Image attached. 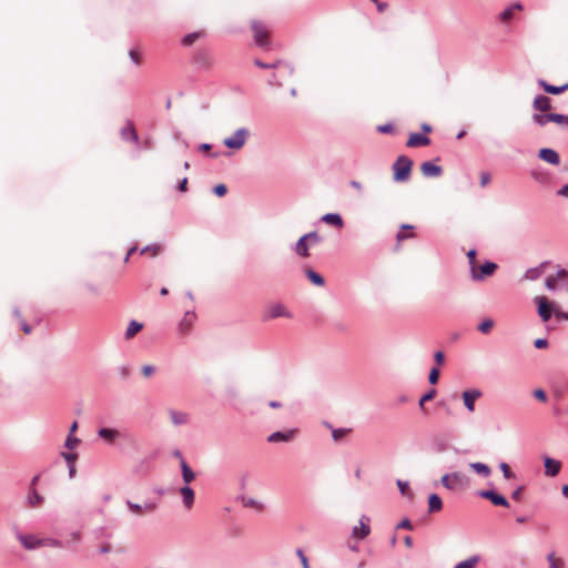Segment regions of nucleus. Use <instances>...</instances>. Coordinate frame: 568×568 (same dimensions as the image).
<instances>
[{
  "instance_id": "1",
  "label": "nucleus",
  "mask_w": 568,
  "mask_h": 568,
  "mask_svg": "<svg viewBox=\"0 0 568 568\" xmlns=\"http://www.w3.org/2000/svg\"><path fill=\"white\" fill-rule=\"evenodd\" d=\"M413 161L407 155H399L393 163V180L397 183L406 182L412 173Z\"/></svg>"
},
{
  "instance_id": "2",
  "label": "nucleus",
  "mask_w": 568,
  "mask_h": 568,
  "mask_svg": "<svg viewBox=\"0 0 568 568\" xmlns=\"http://www.w3.org/2000/svg\"><path fill=\"white\" fill-rule=\"evenodd\" d=\"M191 64L196 70L209 71L214 64L212 51L207 48L196 49L192 54Z\"/></svg>"
},
{
  "instance_id": "3",
  "label": "nucleus",
  "mask_w": 568,
  "mask_h": 568,
  "mask_svg": "<svg viewBox=\"0 0 568 568\" xmlns=\"http://www.w3.org/2000/svg\"><path fill=\"white\" fill-rule=\"evenodd\" d=\"M248 136L250 130L246 128H240L231 136L223 140V145L230 150H241Z\"/></svg>"
},
{
  "instance_id": "4",
  "label": "nucleus",
  "mask_w": 568,
  "mask_h": 568,
  "mask_svg": "<svg viewBox=\"0 0 568 568\" xmlns=\"http://www.w3.org/2000/svg\"><path fill=\"white\" fill-rule=\"evenodd\" d=\"M251 29L253 31L254 42L260 48H267L270 44L268 30L266 26L257 20L251 22Z\"/></svg>"
},
{
  "instance_id": "5",
  "label": "nucleus",
  "mask_w": 568,
  "mask_h": 568,
  "mask_svg": "<svg viewBox=\"0 0 568 568\" xmlns=\"http://www.w3.org/2000/svg\"><path fill=\"white\" fill-rule=\"evenodd\" d=\"M497 268L498 265L495 262L487 260L480 265L479 268H477V266L470 267V277L475 282H481L486 277L491 276Z\"/></svg>"
},
{
  "instance_id": "6",
  "label": "nucleus",
  "mask_w": 568,
  "mask_h": 568,
  "mask_svg": "<svg viewBox=\"0 0 568 568\" xmlns=\"http://www.w3.org/2000/svg\"><path fill=\"white\" fill-rule=\"evenodd\" d=\"M292 313L286 308V306L280 302L270 304L265 312L263 313L262 320L264 322L285 317V318H292Z\"/></svg>"
},
{
  "instance_id": "7",
  "label": "nucleus",
  "mask_w": 568,
  "mask_h": 568,
  "mask_svg": "<svg viewBox=\"0 0 568 568\" xmlns=\"http://www.w3.org/2000/svg\"><path fill=\"white\" fill-rule=\"evenodd\" d=\"M537 304V312L542 322H548L552 314H555V304L550 302L546 296L535 297Z\"/></svg>"
},
{
  "instance_id": "8",
  "label": "nucleus",
  "mask_w": 568,
  "mask_h": 568,
  "mask_svg": "<svg viewBox=\"0 0 568 568\" xmlns=\"http://www.w3.org/2000/svg\"><path fill=\"white\" fill-rule=\"evenodd\" d=\"M477 496L483 499L489 500L495 506L505 507V508H508L510 506L507 498L504 495L499 494L496 489L478 490Z\"/></svg>"
},
{
  "instance_id": "9",
  "label": "nucleus",
  "mask_w": 568,
  "mask_h": 568,
  "mask_svg": "<svg viewBox=\"0 0 568 568\" xmlns=\"http://www.w3.org/2000/svg\"><path fill=\"white\" fill-rule=\"evenodd\" d=\"M16 537L27 550H36L41 547L42 538H38L36 535L22 534L18 530Z\"/></svg>"
},
{
  "instance_id": "10",
  "label": "nucleus",
  "mask_w": 568,
  "mask_h": 568,
  "mask_svg": "<svg viewBox=\"0 0 568 568\" xmlns=\"http://www.w3.org/2000/svg\"><path fill=\"white\" fill-rule=\"evenodd\" d=\"M481 395V390L477 388L466 389L462 393L464 406L468 412L473 413L475 410V402L480 398Z\"/></svg>"
},
{
  "instance_id": "11",
  "label": "nucleus",
  "mask_w": 568,
  "mask_h": 568,
  "mask_svg": "<svg viewBox=\"0 0 568 568\" xmlns=\"http://www.w3.org/2000/svg\"><path fill=\"white\" fill-rule=\"evenodd\" d=\"M120 136L123 141L132 142L135 145L140 144L139 134L132 121L128 120L126 124L120 130Z\"/></svg>"
},
{
  "instance_id": "12",
  "label": "nucleus",
  "mask_w": 568,
  "mask_h": 568,
  "mask_svg": "<svg viewBox=\"0 0 568 568\" xmlns=\"http://www.w3.org/2000/svg\"><path fill=\"white\" fill-rule=\"evenodd\" d=\"M97 435L100 439L104 440L108 445H113L122 434L116 428L101 427L98 429Z\"/></svg>"
},
{
  "instance_id": "13",
  "label": "nucleus",
  "mask_w": 568,
  "mask_h": 568,
  "mask_svg": "<svg viewBox=\"0 0 568 568\" xmlns=\"http://www.w3.org/2000/svg\"><path fill=\"white\" fill-rule=\"evenodd\" d=\"M196 321V314L194 311H186L182 320L178 324V331L182 335H187L191 332L193 324Z\"/></svg>"
},
{
  "instance_id": "14",
  "label": "nucleus",
  "mask_w": 568,
  "mask_h": 568,
  "mask_svg": "<svg viewBox=\"0 0 568 568\" xmlns=\"http://www.w3.org/2000/svg\"><path fill=\"white\" fill-rule=\"evenodd\" d=\"M369 521L371 518L366 515H363L359 519V525L353 527L352 536L357 539L366 538L371 532Z\"/></svg>"
},
{
  "instance_id": "15",
  "label": "nucleus",
  "mask_w": 568,
  "mask_h": 568,
  "mask_svg": "<svg viewBox=\"0 0 568 568\" xmlns=\"http://www.w3.org/2000/svg\"><path fill=\"white\" fill-rule=\"evenodd\" d=\"M545 475L548 477H556L561 470V462L550 456L542 457Z\"/></svg>"
},
{
  "instance_id": "16",
  "label": "nucleus",
  "mask_w": 568,
  "mask_h": 568,
  "mask_svg": "<svg viewBox=\"0 0 568 568\" xmlns=\"http://www.w3.org/2000/svg\"><path fill=\"white\" fill-rule=\"evenodd\" d=\"M420 171L426 178H438L443 174V168L433 161H425L420 164Z\"/></svg>"
},
{
  "instance_id": "17",
  "label": "nucleus",
  "mask_w": 568,
  "mask_h": 568,
  "mask_svg": "<svg viewBox=\"0 0 568 568\" xmlns=\"http://www.w3.org/2000/svg\"><path fill=\"white\" fill-rule=\"evenodd\" d=\"M538 158L551 165H558L560 163V156L558 152L551 148H542L538 151Z\"/></svg>"
},
{
  "instance_id": "18",
  "label": "nucleus",
  "mask_w": 568,
  "mask_h": 568,
  "mask_svg": "<svg viewBox=\"0 0 568 568\" xmlns=\"http://www.w3.org/2000/svg\"><path fill=\"white\" fill-rule=\"evenodd\" d=\"M430 139L424 133L413 132L409 134L406 145L408 148L427 146L430 144Z\"/></svg>"
},
{
  "instance_id": "19",
  "label": "nucleus",
  "mask_w": 568,
  "mask_h": 568,
  "mask_svg": "<svg viewBox=\"0 0 568 568\" xmlns=\"http://www.w3.org/2000/svg\"><path fill=\"white\" fill-rule=\"evenodd\" d=\"M538 84L546 93L554 95H559L568 90V83H564L561 85H554L548 83L544 79H539Z\"/></svg>"
},
{
  "instance_id": "20",
  "label": "nucleus",
  "mask_w": 568,
  "mask_h": 568,
  "mask_svg": "<svg viewBox=\"0 0 568 568\" xmlns=\"http://www.w3.org/2000/svg\"><path fill=\"white\" fill-rule=\"evenodd\" d=\"M532 109L539 112H547L551 109V100L547 95L537 94L532 101Z\"/></svg>"
},
{
  "instance_id": "21",
  "label": "nucleus",
  "mask_w": 568,
  "mask_h": 568,
  "mask_svg": "<svg viewBox=\"0 0 568 568\" xmlns=\"http://www.w3.org/2000/svg\"><path fill=\"white\" fill-rule=\"evenodd\" d=\"M294 252L301 257L310 256V243L307 242L306 234H303L293 247Z\"/></svg>"
},
{
  "instance_id": "22",
  "label": "nucleus",
  "mask_w": 568,
  "mask_h": 568,
  "mask_svg": "<svg viewBox=\"0 0 568 568\" xmlns=\"http://www.w3.org/2000/svg\"><path fill=\"white\" fill-rule=\"evenodd\" d=\"M294 433H295L294 429H290L286 432L277 430V432L272 433L267 437V442L268 443H280V442L287 443V442L292 440Z\"/></svg>"
},
{
  "instance_id": "23",
  "label": "nucleus",
  "mask_w": 568,
  "mask_h": 568,
  "mask_svg": "<svg viewBox=\"0 0 568 568\" xmlns=\"http://www.w3.org/2000/svg\"><path fill=\"white\" fill-rule=\"evenodd\" d=\"M180 494L185 508L190 509L194 504V490L191 486L184 485L180 488Z\"/></svg>"
},
{
  "instance_id": "24",
  "label": "nucleus",
  "mask_w": 568,
  "mask_h": 568,
  "mask_svg": "<svg viewBox=\"0 0 568 568\" xmlns=\"http://www.w3.org/2000/svg\"><path fill=\"white\" fill-rule=\"evenodd\" d=\"M168 413L174 426L185 425L190 420V415L187 413L179 412L175 409H169Z\"/></svg>"
},
{
  "instance_id": "25",
  "label": "nucleus",
  "mask_w": 568,
  "mask_h": 568,
  "mask_svg": "<svg viewBox=\"0 0 568 568\" xmlns=\"http://www.w3.org/2000/svg\"><path fill=\"white\" fill-rule=\"evenodd\" d=\"M321 222L332 225L336 229H342L344 226L343 217L338 213H326L321 216Z\"/></svg>"
},
{
  "instance_id": "26",
  "label": "nucleus",
  "mask_w": 568,
  "mask_h": 568,
  "mask_svg": "<svg viewBox=\"0 0 568 568\" xmlns=\"http://www.w3.org/2000/svg\"><path fill=\"white\" fill-rule=\"evenodd\" d=\"M180 467H181V475H182L184 485L190 486V484L195 479V473L189 466V464L185 462L184 458H182V462L180 463Z\"/></svg>"
},
{
  "instance_id": "27",
  "label": "nucleus",
  "mask_w": 568,
  "mask_h": 568,
  "mask_svg": "<svg viewBox=\"0 0 568 568\" xmlns=\"http://www.w3.org/2000/svg\"><path fill=\"white\" fill-rule=\"evenodd\" d=\"M555 118H556V113H551V112L534 113L531 116L532 122L536 125L541 126V128L545 126L548 122H554Z\"/></svg>"
},
{
  "instance_id": "28",
  "label": "nucleus",
  "mask_w": 568,
  "mask_h": 568,
  "mask_svg": "<svg viewBox=\"0 0 568 568\" xmlns=\"http://www.w3.org/2000/svg\"><path fill=\"white\" fill-rule=\"evenodd\" d=\"M43 501L44 497L38 493L37 488L28 489L27 504L30 507H37L41 505Z\"/></svg>"
},
{
  "instance_id": "29",
  "label": "nucleus",
  "mask_w": 568,
  "mask_h": 568,
  "mask_svg": "<svg viewBox=\"0 0 568 568\" xmlns=\"http://www.w3.org/2000/svg\"><path fill=\"white\" fill-rule=\"evenodd\" d=\"M443 508V500L440 496L433 493L428 496V513H437Z\"/></svg>"
},
{
  "instance_id": "30",
  "label": "nucleus",
  "mask_w": 568,
  "mask_h": 568,
  "mask_svg": "<svg viewBox=\"0 0 568 568\" xmlns=\"http://www.w3.org/2000/svg\"><path fill=\"white\" fill-rule=\"evenodd\" d=\"M305 275H306L307 280H308L312 284H314L315 286L321 287V286H323V285L325 284V280H324V277H323L320 273H317L316 271H314L313 268H307V270L305 271Z\"/></svg>"
},
{
  "instance_id": "31",
  "label": "nucleus",
  "mask_w": 568,
  "mask_h": 568,
  "mask_svg": "<svg viewBox=\"0 0 568 568\" xmlns=\"http://www.w3.org/2000/svg\"><path fill=\"white\" fill-rule=\"evenodd\" d=\"M469 467L478 475L488 477L491 474V469L487 464L480 462H474L469 464Z\"/></svg>"
},
{
  "instance_id": "32",
  "label": "nucleus",
  "mask_w": 568,
  "mask_h": 568,
  "mask_svg": "<svg viewBox=\"0 0 568 568\" xmlns=\"http://www.w3.org/2000/svg\"><path fill=\"white\" fill-rule=\"evenodd\" d=\"M565 276H568V272L565 268L558 270L556 277L548 276L546 278V281H545L546 288L549 290V291H555L556 290V281H557V278H562Z\"/></svg>"
},
{
  "instance_id": "33",
  "label": "nucleus",
  "mask_w": 568,
  "mask_h": 568,
  "mask_svg": "<svg viewBox=\"0 0 568 568\" xmlns=\"http://www.w3.org/2000/svg\"><path fill=\"white\" fill-rule=\"evenodd\" d=\"M450 478L453 479V483L457 487H466L469 484V477L460 471H454L450 474Z\"/></svg>"
},
{
  "instance_id": "34",
  "label": "nucleus",
  "mask_w": 568,
  "mask_h": 568,
  "mask_svg": "<svg viewBox=\"0 0 568 568\" xmlns=\"http://www.w3.org/2000/svg\"><path fill=\"white\" fill-rule=\"evenodd\" d=\"M143 328V324L132 320L125 331V338L130 339Z\"/></svg>"
},
{
  "instance_id": "35",
  "label": "nucleus",
  "mask_w": 568,
  "mask_h": 568,
  "mask_svg": "<svg viewBox=\"0 0 568 568\" xmlns=\"http://www.w3.org/2000/svg\"><path fill=\"white\" fill-rule=\"evenodd\" d=\"M480 561L479 555H474L463 561L457 562L454 568H475V566Z\"/></svg>"
},
{
  "instance_id": "36",
  "label": "nucleus",
  "mask_w": 568,
  "mask_h": 568,
  "mask_svg": "<svg viewBox=\"0 0 568 568\" xmlns=\"http://www.w3.org/2000/svg\"><path fill=\"white\" fill-rule=\"evenodd\" d=\"M204 36H205V33L203 31L191 32V33L185 34L182 38L181 42L184 47H190L194 43L195 40L203 38Z\"/></svg>"
},
{
  "instance_id": "37",
  "label": "nucleus",
  "mask_w": 568,
  "mask_h": 568,
  "mask_svg": "<svg viewBox=\"0 0 568 568\" xmlns=\"http://www.w3.org/2000/svg\"><path fill=\"white\" fill-rule=\"evenodd\" d=\"M41 542V547H52V548H63V547H69V542L67 545L63 544L62 540L60 539H57V538H51V537H47V538H42V541Z\"/></svg>"
},
{
  "instance_id": "38",
  "label": "nucleus",
  "mask_w": 568,
  "mask_h": 568,
  "mask_svg": "<svg viewBox=\"0 0 568 568\" xmlns=\"http://www.w3.org/2000/svg\"><path fill=\"white\" fill-rule=\"evenodd\" d=\"M241 501L244 507H252L256 508L257 510L264 509V505L253 497L241 496Z\"/></svg>"
},
{
  "instance_id": "39",
  "label": "nucleus",
  "mask_w": 568,
  "mask_h": 568,
  "mask_svg": "<svg viewBox=\"0 0 568 568\" xmlns=\"http://www.w3.org/2000/svg\"><path fill=\"white\" fill-rule=\"evenodd\" d=\"M80 540H81V531L77 530V531H72L70 534V538L67 539L65 541H63V544L67 545L69 542V547H67V548L70 549L71 551H77L75 544H78Z\"/></svg>"
},
{
  "instance_id": "40",
  "label": "nucleus",
  "mask_w": 568,
  "mask_h": 568,
  "mask_svg": "<svg viewBox=\"0 0 568 568\" xmlns=\"http://www.w3.org/2000/svg\"><path fill=\"white\" fill-rule=\"evenodd\" d=\"M532 179L539 183H545L548 180V173L542 169H535L530 172Z\"/></svg>"
},
{
  "instance_id": "41",
  "label": "nucleus",
  "mask_w": 568,
  "mask_h": 568,
  "mask_svg": "<svg viewBox=\"0 0 568 568\" xmlns=\"http://www.w3.org/2000/svg\"><path fill=\"white\" fill-rule=\"evenodd\" d=\"M396 485L399 489L400 495L408 498H413V494L409 491V483L406 480L397 479Z\"/></svg>"
},
{
  "instance_id": "42",
  "label": "nucleus",
  "mask_w": 568,
  "mask_h": 568,
  "mask_svg": "<svg viewBox=\"0 0 568 568\" xmlns=\"http://www.w3.org/2000/svg\"><path fill=\"white\" fill-rule=\"evenodd\" d=\"M92 535L95 539L100 538H111L112 534L108 531V529L104 526L97 527L92 530Z\"/></svg>"
},
{
  "instance_id": "43",
  "label": "nucleus",
  "mask_w": 568,
  "mask_h": 568,
  "mask_svg": "<svg viewBox=\"0 0 568 568\" xmlns=\"http://www.w3.org/2000/svg\"><path fill=\"white\" fill-rule=\"evenodd\" d=\"M436 389L435 388H430L428 389L418 400V406L420 409H424V405L426 402L428 400H432L435 396H436Z\"/></svg>"
},
{
  "instance_id": "44",
  "label": "nucleus",
  "mask_w": 568,
  "mask_h": 568,
  "mask_svg": "<svg viewBox=\"0 0 568 568\" xmlns=\"http://www.w3.org/2000/svg\"><path fill=\"white\" fill-rule=\"evenodd\" d=\"M540 275H541L540 267H530L525 272L524 278L528 280V281H535V280L539 278Z\"/></svg>"
},
{
  "instance_id": "45",
  "label": "nucleus",
  "mask_w": 568,
  "mask_h": 568,
  "mask_svg": "<svg viewBox=\"0 0 568 568\" xmlns=\"http://www.w3.org/2000/svg\"><path fill=\"white\" fill-rule=\"evenodd\" d=\"M493 326L494 321L490 318H486L478 324L477 329L483 334H488L491 331Z\"/></svg>"
},
{
  "instance_id": "46",
  "label": "nucleus",
  "mask_w": 568,
  "mask_h": 568,
  "mask_svg": "<svg viewBox=\"0 0 568 568\" xmlns=\"http://www.w3.org/2000/svg\"><path fill=\"white\" fill-rule=\"evenodd\" d=\"M161 251H162V246L158 243H153V244H149V245L142 247V250L140 251V254H145V253L150 252L153 255H158Z\"/></svg>"
},
{
  "instance_id": "47",
  "label": "nucleus",
  "mask_w": 568,
  "mask_h": 568,
  "mask_svg": "<svg viewBox=\"0 0 568 568\" xmlns=\"http://www.w3.org/2000/svg\"><path fill=\"white\" fill-rule=\"evenodd\" d=\"M125 505L129 510L135 515H141L143 511L142 504L133 503L132 500L126 499Z\"/></svg>"
},
{
  "instance_id": "48",
  "label": "nucleus",
  "mask_w": 568,
  "mask_h": 568,
  "mask_svg": "<svg viewBox=\"0 0 568 568\" xmlns=\"http://www.w3.org/2000/svg\"><path fill=\"white\" fill-rule=\"evenodd\" d=\"M305 234H306L307 242L310 243V245H316L323 241V239L320 236L317 231H312V232H308Z\"/></svg>"
},
{
  "instance_id": "49",
  "label": "nucleus",
  "mask_w": 568,
  "mask_h": 568,
  "mask_svg": "<svg viewBox=\"0 0 568 568\" xmlns=\"http://www.w3.org/2000/svg\"><path fill=\"white\" fill-rule=\"evenodd\" d=\"M439 375H440L439 368L437 366L432 367L429 371V374H428L429 384H432V385L437 384L438 379H439Z\"/></svg>"
},
{
  "instance_id": "50",
  "label": "nucleus",
  "mask_w": 568,
  "mask_h": 568,
  "mask_svg": "<svg viewBox=\"0 0 568 568\" xmlns=\"http://www.w3.org/2000/svg\"><path fill=\"white\" fill-rule=\"evenodd\" d=\"M440 483L448 490L456 489V485L453 483V479L450 478V474L443 475L440 478Z\"/></svg>"
},
{
  "instance_id": "51",
  "label": "nucleus",
  "mask_w": 568,
  "mask_h": 568,
  "mask_svg": "<svg viewBox=\"0 0 568 568\" xmlns=\"http://www.w3.org/2000/svg\"><path fill=\"white\" fill-rule=\"evenodd\" d=\"M116 371H118L119 377L122 381H126L130 377L131 369H130L129 365H121L118 367Z\"/></svg>"
},
{
  "instance_id": "52",
  "label": "nucleus",
  "mask_w": 568,
  "mask_h": 568,
  "mask_svg": "<svg viewBox=\"0 0 568 568\" xmlns=\"http://www.w3.org/2000/svg\"><path fill=\"white\" fill-rule=\"evenodd\" d=\"M376 131L382 134H389L394 131V125L392 122L379 124L376 126Z\"/></svg>"
},
{
  "instance_id": "53",
  "label": "nucleus",
  "mask_w": 568,
  "mask_h": 568,
  "mask_svg": "<svg viewBox=\"0 0 568 568\" xmlns=\"http://www.w3.org/2000/svg\"><path fill=\"white\" fill-rule=\"evenodd\" d=\"M499 468L506 479H511L515 477V474L511 471V469L507 463H505V462L500 463Z\"/></svg>"
},
{
  "instance_id": "54",
  "label": "nucleus",
  "mask_w": 568,
  "mask_h": 568,
  "mask_svg": "<svg viewBox=\"0 0 568 568\" xmlns=\"http://www.w3.org/2000/svg\"><path fill=\"white\" fill-rule=\"evenodd\" d=\"M348 432L349 429L346 428H334L332 429V437L335 442H337L341 440Z\"/></svg>"
},
{
  "instance_id": "55",
  "label": "nucleus",
  "mask_w": 568,
  "mask_h": 568,
  "mask_svg": "<svg viewBox=\"0 0 568 568\" xmlns=\"http://www.w3.org/2000/svg\"><path fill=\"white\" fill-rule=\"evenodd\" d=\"M61 456L64 458V460L67 462L68 466L74 465V463H75V460L78 458V454L70 453V452H62Z\"/></svg>"
},
{
  "instance_id": "56",
  "label": "nucleus",
  "mask_w": 568,
  "mask_h": 568,
  "mask_svg": "<svg viewBox=\"0 0 568 568\" xmlns=\"http://www.w3.org/2000/svg\"><path fill=\"white\" fill-rule=\"evenodd\" d=\"M79 443H80V439H79L78 437L72 436V435L70 434V435L67 437L64 445H65V447H67L68 449H73V448H75V447L79 445Z\"/></svg>"
},
{
  "instance_id": "57",
  "label": "nucleus",
  "mask_w": 568,
  "mask_h": 568,
  "mask_svg": "<svg viewBox=\"0 0 568 568\" xmlns=\"http://www.w3.org/2000/svg\"><path fill=\"white\" fill-rule=\"evenodd\" d=\"M532 396H534L537 400H539V402H541V403H545V402H547V399H548L547 393H546V392H545V389H542V388H536V389L532 392Z\"/></svg>"
},
{
  "instance_id": "58",
  "label": "nucleus",
  "mask_w": 568,
  "mask_h": 568,
  "mask_svg": "<svg viewBox=\"0 0 568 568\" xmlns=\"http://www.w3.org/2000/svg\"><path fill=\"white\" fill-rule=\"evenodd\" d=\"M213 193L216 196L222 197V196H224L227 193V186L225 184H223V183L216 184L213 187Z\"/></svg>"
},
{
  "instance_id": "59",
  "label": "nucleus",
  "mask_w": 568,
  "mask_h": 568,
  "mask_svg": "<svg viewBox=\"0 0 568 568\" xmlns=\"http://www.w3.org/2000/svg\"><path fill=\"white\" fill-rule=\"evenodd\" d=\"M296 556L300 558L303 568H311L308 559L301 548L296 549Z\"/></svg>"
},
{
  "instance_id": "60",
  "label": "nucleus",
  "mask_w": 568,
  "mask_h": 568,
  "mask_svg": "<svg viewBox=\"0 0 568 568\" xmlns=\"http://www.w3.org/2000/svg\"><path fill=\"white\" fill-rule=\"evenodd\" d=\"M143 510L148 513H153L158 508V501L155 500H145L142 504Z\"/></svg>"
},
{
  "instance_id": "61",
  "label": "nucleus",
  "mask_w": 568,
  "mask_h": 568,
  "mask_svg": "<svg viewBox=\"0 0 568 568\" xmlns=\"http://www.w3.org/2000/svg\"><path fill=\"white\" fill-rule=\"evenodd\" d=\"M514 11L513 8H506L499 13V19L504 22L510 20L513 18Z\"/></svg>"
},
{
  "instance_id": "62",
  "label": "nucleus",
  "mask_w": 568,
  "mask_h": 568,
  "mask_svg": "<svg viewBox=\"0 0 568 568\" xmlns=\"http://www.w3.org/2000/svg\"><path fill=\"white\" fill-rule=\"evenodd\" d=\"M554 122L561 126H568V115L561 114V113H556V118H555Z\"/></svg>"
},
{
  "instance_id": "63",
  "label": "nucleus",
  "mask_w": 568,
  "mask_h": 568,
  "mask_svg": "<svg viewBox=\"0 0 568 568\" xmlns=\"http://www.w3.org/2000/svg\"><path fill=\"white\" fill-rule=\"evenodd\" d=\"M396 529L413 530V524L408 518H404L396 525Z\"/></svg>"
},
{
  "instance_id": "64",
  "label": "nucleus",
  "mask_w": 568,
  "mask_h": 568,
  "mask_svg": "<svg viewBox=\"0 0 568 568\" xmlns=\"http://www.w3.org/2000/svg\"><path fill=\"white\" fill-rule=\"evenodd\" d=\"M433 449L436 453H443L447 449V443L444 440H437L433 444Z\"/></svg>"
}]
</instances>
